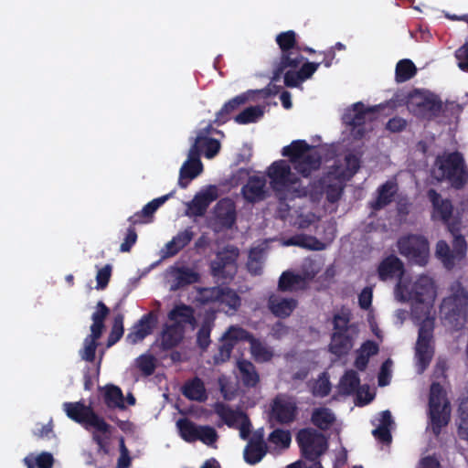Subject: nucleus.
I'll return each instance as SVG.
<instances>
[{
    "label": "nucleus",
    "instance_id": "obj_25",
    "mask_svg": "<svg viewBox=\"0 0 468 468\" xmlns=\"http://www.w3.org/2000/svg\"><path fill=\"white\" fill-rule=\"evenodd\" d=\"M157 324V315L150 312L142 316V318L131 328L126 336L129 344L135 345L142 342L147 335L153 333Z\"/></svg>",
    "mask_w": 468,
    "mask_h": 468
},
{
    "label": "nucleus",
    "instance_id": "obj_3",
    "mask_svg": "<svg viewBox=\"0 0 468 468\" xmlns=\"http://www.w3.org/2000/svg\"><path fill=\"white\" fill-rule=\"evenodd\" d=\"M468 293L461 282H454L450 287V295L443 299L441 314L453 328H462L465 323Z\"/></svg>",
    "mask_w": 468,
    "mask_h": 468
},
{
    "label": "nucleus",
    "instance_id": "obj_50",
    "mask_svg": "<svg viewBox=\"0 0 468 468\" xmlns=\"http://www.w3.org/2000/svg\"><path fill=\"white\" fill-rule=\"evenodd\" d=\"M458 421L459 436L468 441V394L460 399Z\"/></svg>",
    "mask_w": 468,
    "mask_h": 468
},
{
    "label": "nucleus",
    "instance_id": "obj_29",
    "mask_svg": "<svg viewBox=\"0 0 468 468\" xmlns=\"http://www.w3.org/2000/svg\"><path fill=\"white\" fill-rule=\"evenodd\" d=\"M277 91H278L277 90H271V84L268 88H266L264 90H249L243 94H240V95L233 98L227 103H225V105L223 106L221 111L218 113L216 122H218L219 123L224 122L226 121V119L224 118V114L229 113L230 112L234 111L238 106L245 103L247 101L251 100L252 97L256 93L261 94L264 97H267V96L271 95V93L275 94Z\"/></svg>",
    "mask_w": 468,
    "mask_h": 468
},
{
    "label": "nucleus",
    "instance_id": "obj_35",
    "mask_svg": "<svg viewBox=\"0 0 468 468\" xmlns=\"http://www.w3.org/2000/svg\"><path fill=\"white\" fill-rule=\"evenodd\" d=\"M237 367L239 370L238 378L244 386L253 388L258 384L260 377L252 363L247 360H239L237 363Z\"/></svg>",
    "mask_w": 468,
    "mask_h": 468
},
{
    "label": "nucleus",
    "instance_id": "obj_38",
    "mask_svg": "<svg viewBox=\"0 0 468 468\" xmlns=\"http://www.w3.org/2000/svg\"><path fill=\"white\" fill-rule=\"evenodd\" d=\"M184 335V330L180 324L165 326L161 335V346L164 349H170L180 343Z\"/></svg>",
    "mask_w": 468,
    "mask_h": 468
},
{
    "label": "nucleus",
    "instance_id": "obj_52",
    "mask_svg": "<svg viewBox=\"0 0 468 468\" xmlns=\"http://www.w3.org/2000/svg\"><path fill=\"white\" fill-rule=\"evenodd\" d=\"M335 420V414L327 408L315 409L312 414L313 423L322 430L330 428Z\"/></svg>",
    "mask_w": 468,
    "mask_h": 468
},
{
    "label": "nucleus",
    "instance_id": "obj_2",
    "mask_svg": "<svg viewBox=\"0 0 468 468\" xmlns=\"http://www.w3.org/2000/svg\"><path fill=\"white\" fill-rule=\"evenodd\" d=\"M276 42L282 54L272 81L278 80L280 75L284 73V84L287 87H300L317 70L320 63L305 62L296 70L303 61V57L296 45V34L292 30L279 34L276 37Z\"/></svg>",
    "mask_w": 468,
    "mask_h": 468
},
{
    "label": "nucleus",
    "instance_id": "obj_8",
    "mask_svg": "<svg viewBox=\"0 0 468 468\" xmlns=\"http://www.w3.org/2000/svg\"><path fill=\"white\" fill-rule=\"evenodd\" d=\"M271 186L281 199L286 200L292 197H300L296 187L297 176L291 171L290 164L285 160L274 162L268 169Z\"/></svg>",
    "mask_w": 468,
    "mask_h": 468
},
{
    "label": "nucleus",
    "instance_id": "obj_59",
    "mask_svg": "<svg viewBox=\"0 0 468 468\" xmlns=\"http://www.w3.org/2000/svg\"><path fill=\"white\" fill-rule=\"evenodd\" d=\"M416 67L410 59H402L396 66V80L404 82L416 74Z\"/></svg>",
    "mask_w": 468,
    "mask_h": 468
},
{
    "label": "nucleus",
    "instance_id": "obj_10",
    "mask_svg": "<svg viewBox=\"0 0 468 468\" xmlns=\"http://www.w3.org/2000/svg\"><path fill=\"white\" fill-rule=\"evenodd\" d=\"M198 300L203 303H211L228 314H233L240 305L239 295L224 287L204 288L198 293Z\"/></svg>",
    "mask_w": 468,
    "mask_h": 468
},
{
    "label": "nucleus",
    "instance_id": "obj_46",
    "mask_svg": "<svg viewBox=\"0 0 468 468\" xmlns=\"http://www.w3.org/2000/svg\"><path fill=\"white\" fill-rule=\"evenodd\" d=\"M378 351V345L372 342L367 341L365 342L361 347L356 351V358L355 361V366L356 368L363 370L366 368L369 357L374 356Z\"/></svg>",
    "mask_w": 468,
    "mask_h": 468
},
{
    "label": "nucleus",
    "instance_id": "obj_48",
    "mask_svg": "<svg viewBox=\"0 0 468 468\" xmlns=\"http://www.w3.org/2000/svg\"><path fill=\"white\" fill-rule=\"evenodd\" d=\"M174 192H171L167 195L162 196L158 198L153 199L151 202L146 204L140 213L135 214L134 216L130 218V221L133 224L142 223L143 221L140 219L142 217H151L153 214L163 205L165 204L169 197L173 196Z\"/></svg>",
    "mask_w": 468,
    "mask_h": 468
},
{
    "label": "nucleus",
    "instance_id": "obj_40",
    "mask_svg": "<svg viewBox=\"0 0 468 468\" xmlns=\"http://www.w3.org/2000/svg\"><path fill=\"white\" fill-rule=\"evenodd\" d=\"M291 443V434L287 431L275 430L268 439V449L271 453H279L282 450L287 449Z\"/></svg>",
    "mask_w": 468,
    "mask_h": 468
},
{
    "label": "nucleus",
    "instance_id": "obj_41",
    "mask_svg": "<svg viewBox=\"0 0 468 468\" xmlns=\"http://www.w3.org/2000/svg\"><path fill=\"white\" fill-rule=\"evenodd\" d=\"M172 274L174 277V283L171 285V290L173 291L198 281V274L194 270L186 267L175 269Z\"/></svg>",
    "mask_w": 468,
    "mask_h": 468
},
{
    "label": "nucleus",
    "instance_id": "obj_20",
    "mask_svg": "<svg viewBox=\"0 0 468 468\" xmlns=\"http://www.w3.org/2000/svg\"><path fill=\"white\" fill-rule=\"evenodd\" d=\"M410 112L419 115H435L441 109L439 98L426 90H414L409 95L407 101Z\"/></svg>",
    "mask_w": 468,
    "mask_h": 468
},
{
    "label": "nucleus",
    "instance_id": "obj_21",
    "mask_svg": "<svg viewBox=\"0 0 468 468\" xmlns=\"http://www.w3.org/2000/svg\"><path fill=\"white\" fill-rule=\"evenodd\" d=\"M239 250L229 246L217 254V258L211 262L212 273L218 278H230L236 272V261Z\"/></svg>",
    "mask_w": 468,
    "mask_h": 468
},
{
    "label": "nucleus",
    "instance_id": "obj_11",
    "mask_svg": "<svg viewBox=\"0 0 468 468\" xmlns=\"http://www.w3.org/2000/svg\"><path fill=\"white\" fill-rule=\"evenodd\" d=\"M378 108H366L363 103L356 102L346 110L342 119L350 128V133L355 139L362 138L366 132L371 129V125L367 122L375 118Z\"/></svg>",
    "mask_w": 468,
    "mask_h": 468
},
{
    "label": "nucleus",
    "instance_id": "obj_55",
    "mask_svg": "<svg viewBox=\"0 0 468 468\" xmlns=\"http://www.w3.org/2000/svg\"><path fill=\"white\" fill-rule=\"evenodd\" d=\"M359 378L356 371L348 370L341 378L339 382V391L343 394H351L356 391L359 388Z\"/></svg>",
    "mask_w": 468,
    "mask_h": 468
},
{
    "label": "nucleus",
    "instance_id": "obj_60",
    "mask_svg": "<svg viewBox=\"0 0 468 468\" xmlns=\"http://www.w3.org/2000/svg\"><path fill=\"white\" fill-rule=\"evenodd\" d=\"M350 312L347 309H342L334 316V333H347L350 328H356L354 324H350Z\"/></svg>",
    "mask_w": 468,
    "mask_h": 468
},
{
    "label": "nucleus",
    "instance_id": "obj_56",
    "mask_svg": "<svg viewBox=\"0 0 468 468\" xmlns=\"http://www.w3.org/2000/svg\"><path fill=\"white\" fill-rule=\"evenodd\" d=\"M264 106H252L245 109L235 117L236 122L239 124H247L259 121L264 113Z\"/></svg>",
    "mask_w": 468,
    "mask_h": 468
},
{
    "label": "nucleus",
    "instance_id": "obj_14",
    "mask_svg": "<svg viewBox=\"0 0 468 468\" xmlns=\"http://www.w3.org/2000/svg\"><path fill=\"white\" fill-rule=\"evenodd\" d=\"M399 253L411 262L424 266L430 257L428 240L420 235H410L398 241Z\"/></svg>",
    "mask_w": 468,
    "mask_h": 468
},
{
    "label": "nucleus",
    "instance_id": "obj_16",
    "mask_svg": "<svg viewBox=\"0 0 468 468\" xmlns=\"http://www.w3.org/2000/svg\"><path fill=\"white\" fill-rule=\"evenodd\" d=\"M452 235L454 237L452 250H451L449 245L444 240L438 241L435 250L436 257L448 270L460 264L464 260L467 251L464 237L457 234V232H454Z\"/></svg>",
    "mask_w": 468,
    "mask_h": 468
},
{
    "label": "nucleus",
    "instance_id": "obj_23",
    "mask_svg": "<svg viewBox=\"0 0 468 468\" xmlns=\"http://www.w3.org/2000/svg\"><path fill=\"white\" fill-rule=\"evenodd\" d=\"M214 223L220 229H231L237 218L235 202L230 198L220 199L214 207Z\"/></svg>",
    "mask_w": 468,
    "mask_h": 468
},
{
    "label": "nucleus",
    "instance_id": "obj_44",
    "mask_svg": "<svg viewBox=\"0 0 468 468\" xmlns=\"http://www.w3.org/2000/svg\"><path fill=\"white\" fill-rule=\"evenodd\" d=\"M378 351V345L372 342L367 341L365 342L361 347L356 351V358L355 361V366L356 368L363 370L366 368L369 357L374 356Z\"/></svg>",
    "mask_w": 468,
    "mask_h": 468
},
{
    "label": "nucleus",
    "instance_id": "obj_9",
    "mask_svg": "<svg viewBox=\"0 0 468 468\" xmlns=\"http://www.w3.org/2000/svg\"><path fill=\"white\" fill-rule=\"evenodd\" d=\"M429 418L430 427L436 435L448 424L451 418L450 402L445 390L437 381L432 382L430 389Z\"/></svg>",
    "mask_w": 468,
    "mask_h": 468
},
{
    "label": "nucleus",
    "instance_id": "obj_5",
    "mask_svg": "<svg viewBox=\"0 0 468 468\" xmlns=\"http://www.w3.org/2000/svg\"><path fill=\"white\" fill-rule=\"evenodd\" d=\"M63 410L69 419L83 425L87 430L93 429L95 431L93 439L98 443L100 449H103L104 440L98 433L106 434L109 431L110 426L102 418L95 414L90 407L86 406L80 401L65 402Z\"/></svg>",
    "mask_w": 468,
    "mask_h": 468
},
{
    "label": "nucleus",
    "instance_id": "obj_51",
    "mask_svg": "<svg viewBox=\"0 0 468 468\" xmlns=\"http://www.w3.org/2000/svg\"><path fill=\"white\" fill-rule=\"evenodd\" d=\"M183 393L192 400L203 401L207 399L206 389L199 378H194L184 386Z\"/></svg>",
    "mask_w": 468,
    "mask_h": 468
},
{
    "label": "nucleus",
    "instance_id": "obj_34",
    "mask_svg": "<svg viewBox=\"0 0 468 468\" xmlns=\"http://www.w3.org/2000/svg\"><path fill=\"white\" fill-rule=\"evenodd\" d=\"M192 238L193 233L190 229L179 232L172 240L165 244V248L162 250V256L171 257L176 255L191 241Z\"/></svg>",
    "mask_w": 468,
    "mask_h": 468
},
{
    "label": "nucleus",
    "instance_id": "obj_22",
    "mask_svg": "<svg viewBox=\"0 0 468 468\" xmlns=\"http://www.w3.org/2000/svg\"><path fill=\"white\" fill-rule=\"evenodd\" d=\"M218 190L216 186H208L196 194L186 204V214L189 217H202L208 206L218 198Z\"/></svg>",
    "mask_w": 468,
    "mask_h": 468
},
{
    "label": "nucleus",
    "instance_id": "obj_24",
    "mask_svg": "<svg viewBox=\"0 0 468 468\" xmlns=\"http://www.w3.org/2000/svg\"><path fill=\"white\" fill-rule=\"evenodd\" d=\"M202 163L196 148H190L187 160L183 164L179 172L178 185L186 188L190 181L201 174Z\"/></svg>",
    "mask_w": 468,
    "mask_h": 468
},
{
    "label": "nucleus",
    "instance_id": "obj_53",
    "mask_svg": "<svg viewBox=\"0 0 468 468\" xmlns=\"http://www.w3.org/2000/svg\"><path fill=\"white\" fill-rule=\"evenodd\" d=\"M198 426L199 425L194 423L193 421L187 419H181L176 422V427L178 429L181 438L187 442H193L197 441V434L198 431Z\"/></svg>",
    "mask_w": 468,
    "mask_h": 468
},
{
    "label": "nucleus",
    "instance_id": "obj_43",
    "mask_svg": "<svg viewBox=\"0 0 468 468\" xmlns=\"http://www.w3.org/2000/svg\"><path fill=\"white\" fill-rule=\"evenodd\" d=\"M105 404L112 409H125V399L120 388L109 385L103 388Z\"/></svg>",
    "mask_w": 468,
    "mask_h": 468
},
{
    "label": "nucleus",
    "instance_id": "obj_1",
    "mask_svg": "<svg viewBox=\"0 0 468 468\" xmlns=\"http://www.w3.org/2000/svg\"><path fill=\"white\" fill-rule=\"evenodd\" d=\"M395 298L399 302H411V318L420 325L415 346V367L422 374L434 354L432 332L434 327L433 303L437 297L435 282L429 275H420L411 282L401 277L395 287Z\"/></svg>",
    "mask_w": 468,
    "mask_h": 468
},
{
    "label": "nucleus",
    "instance_id": "obj_31",
    "mask_svg": "<svg viewBox=\"0 0 468 468\" xmlns=\"http://www.w3.org/2000/svg\"><path fill=\"white\" fill-rule=\"evenodd\" d=\"M372 423L376 426L372 432L374 437L381 442L389 443L391 441L390 431L395 426L390 411H382Z\"/></svg>",
    "mask_w": 468,
    "mask_h": 468
},
{
    "label": "nucleus",
    "instance_id": "obj_18",
    "mask_svg": "<svg viewBox=\"0 0 468 468\" xmlns=\"http://www.w3.org/2000/svg\"><path fill=\"white\" fill-rule=\"evenodd\" d=\"M428 197L432 204L431 218L433 220H441L447 225L452 234L460 229V218L453 216V208L450 200L442 198L435 190L431 189Z\"/></svg>",
    "mask_w": 468,
    "mask_h": 468
},
{
    "label": "nucleus",
    "instance_id": "obj_39",
    "mask_svg": "<svg viewBox=\"0 0 468 468\" xmlns=\"http://www.w3.org/2000/svg\"><path fill=\"white\" fill-rule=\"evenodd\" d=\"M168 318L172 324H180L184 330L186 324L194 326V314L191 307L181 304L176 306L168 314Z\"/></svg>",
    "mask_w": 468,
    "mask_h": 468
},
{
    "label": "nucleus",
    "instance_id": "obj_49",
    "mask_svg": "<svg viewBox=\"0 0 468 468\" xmlns=\"http://www.w3.org/2000/svg\"><path fill=\"white\" fill-rule=\"evenodd\" d=\"M251 338L252 335L249 332L239 326L232 325L222 335L221 341L230 344L231 348L233 349L239 342L248 341L250 343Z\"/></svg>",
    "mask_w": 468,
    "mask_h": 468
},
{
    "label": "nucleus",
    "instance_id": "obj_42",
    "mask_svg": "<svg viewBox=\"0 0 468 468\" xmlns=\"http://www.w3.org/2000/svg\"><path fill=\"white\" fill-rule=\"evenodd\" d=\"M283 246H298L304 249L320 250L324 248V244L312 236L295 235L290 239L282 240Z\"/></svg>",
    "mask_w": 468,
    "mask_h": 468
},
{
    "label": "nucleus",
    "instance_id": "obj_27",
    "mask_svg": "<svg viewBox=\"0 0 468 468\" xmlns=\"http://www.w3.org/2000/svg\"><path fill=\"white\" fill-rule=\"evenodd\" d=\"M212 126L208 123L206 127L197 133L194 144L191 148H196L197 153L204 152L207 158H213L220 149V144L218 140L209 137Z\"/></svg>",
    "mask_w": 468,
    "mask_h": 468
},
{
    "label": "nucleus",
    "instance_id": "obj_45",
    "mask_svg": "<svg viewBox=\"0 0 468 468\" xmlns=\"http://www.w3.org/2000/svg\"><path fill=\"white\" fill-rule=\"evenodd\" d=\"M378 351V345L372 342L367 341L365 342L361 347L356 351V358L355 361V366L356 368L363 370L366 368L369 357L374 356Z\"/></svg>",
    "mask_w": 468,
    "mask_h": 468
},
{
    "label": "nucleus",
    "instance_id": "obj_54",
    "mask_svg": "<svg viewBox=\"0 0 468 468\" xmlns=\"http://www.w3.org/2000/svg\"><path fill=\"white\" fill-rule=\"evenodd\" d=\"M250 345L251 355L256 361L266 362L272 357V350L260 340L255 339L253 336L250 341Z\"/></svg>",
    "mask_w": 468,
    "mask_h": 468
},
{
    "label": "nucleus",
    "instance_id": "obj_26",
    "mask_svg": "<svg viewBox=\"0 0 468 468\" xmlns=\"http://www.w3.org/2000/svg\"><path fill=\"white\" fill-rule=\"evenodd\" d=\"M297 412L295 399L286 395H279L273 401L272 416L280 422L288 423L294 420Z\"/></svg>",
    "mask_w": 468,
    "mask_h": 468
},
{
    "label": "nucleus",
    "instance_id": "obj_4",
    "mask_svg": "<svg viewBox=\"0 0 468 468\" xmlns=\"http://www.w3.org/2000/svg\"><path fill=\"white\" fill-rule=\"evenodd\" d=\"M432 176L438 181L447 180L456 188L462 187L468 178L462 154L455 152L438 156Z\"/></svg>",
    "mask_w": 468,
    "mask_h": 468
},
{
    "label": "nucleus",
    "instance_id": "obj_19",
    "mask_svg": "<svg viewBox=\"0 0 468 468\" xmlns=\"http://www.w3.org/2000/svg\"><path fill=\"white\" fill-rule=\"evenodd\" d=\"M293 207L297 208L292 209L284 201H281L279 206V216L290 224L300 229H305L314 226L318 220L319 216L312 212L307 207H302L300 203H294Z\"/></svg>",
    "mask_w": 468,
    "mask_h": 468
},
{
    "label": "nucleus",
    "instance_id": "obj_64",
    "mask_svg": "<svg viewBox=\"0 0 468 468\" xmlns=\"http://www.w3.org/2000/svg\"><path fill=\"white\" fill-rule=\"evenodd\" d=\"M136 365L144 375L149 376L154 370V358L149 355H143L137 358Z\"/></svg>",
    "mask_w": 468,
    "mask_h": 468
},
{
    "label": "nucleus",
    "instance_id": "obj_17",
    "mask_svg": "<svg viewBox=\"0 0 468 468\" xmlns=\"http://www.w3.org/2000/svg\"><path fill=\"white\" fill-rule=\"evenodd\" d=\"M297 441L308 463H317L316 459L327 449L325 437L312 429L301 431Z\"/></svg>",
    "mask_w": 468,
    "mask_h": 468
},
{
    "label": "nucleus",
    "instance_id": "obj_30",
    "mask_svg": "<svg viewBox=\"0 0 468 468\" xmlns=\"http://www.w3.org/2000/svg\"><path fill=\"white\" fill-rule=\"evenodd\" d=\"M244 199L255 203L265 198L267 188L266 180L262 176H250L247 184L241 189Z\"/></svg>",
    "mask_w": 468,
    "mask_h": 468
},
{
    "label": "nucleus",
    "instance_id": "obj_12",
    "mask_svg": "<svg viewBox=\"0 0 468 468\" xmlns=\"http://www.w3.org/2000/svg\"><path fill=\"white\" fill-rule=\"evenodd\" d=\"M321 268L322 264L319 261L306 259L301 271L297 273L285 271L282 274L279 288L282 291L303 289L320 271Z\"/></svg>",
    "mask_w": 468,
    "mask_h": 468
},
{
    "label": "nucleus",
    "instance_id": "obj_37",
    "mask_svg": "<svg viewBox=\"0 0 468 468\" xmlns=\"http://www.w3.org/2000/svg\"><path fill=\"white\" fill-rule=\"evenodd\" d=\"M397 183L395 180H388L378 189L376 200L372 203L374 209H379L391 202L393 196L397 192Z\"/></svg>",
    "mask_w": 468,
    "mask_h": 468
},
{
    "label": "nucleus",
    "instance_id": "obj_32",
    "mask_svg": "<svg viewBox=\"0 0 468 468\" xmlns=\"http://www.w3.org/2000/svg\"><path fill=\"white\" fill-rule=\"evenodd\" d=\"M271 312L277 317L289 316L297 306V302L292 297H284L281 294H272L268 303Z\"/></svg>",
    "mask_w": 468,
    "mask_h": 468
},
{
    "label": "nucleus",
    "instance_id": "obj_36",
    "mask_svg": "<svg viewBox=\"0 0 468 468\" xmlns=\"http://www.w3.org/2000/svg\"><path fill=\"white\" fill-rule=\"evenodd\" d=\"M266 453V445L261 438L250 440L244 450V459L250 464L259 463Z\"/></svg>",
    "mask_w": 468,
    "mask_h": 468
},
{
    "label": "nucleus",
    "instance_id": "obj_28",
    "mask_svg": "<svg viewBox=\"0 0 468 468\" xmlns=\"http://www.w3.org/2000/svg\"><path fill=\"white\" fill-rule=\"evenodd\" d=\"M357 335V328H350L347 333H333L329 346L331 353L337 356L346 355L352 349Z\"/></svg>",
    "mask_w": 468,
    "mask_h": 468
},
{
    "label": "nucleus",
    "instance_id": "obj_6",
    "mask_svg": "<svg viewBox=\"0 0 468 468\" xmlns=\"http://www.w3.org/2000/svg\"><path fill=\"white\" fill-rule=\"evenodd\" d=\"M282 154L290 158L293 168L303 176H308L312 171L316 170L321 163L318 150L303 140L293 141L283 147Z\"/></svg>",
    "mask_w": 468,
    "mask_h": 468
},
{
    "label": "nucleus",
    "instance_id": "obj_15",
    "mask_svg": "<svg viewBox=\"0 0 468 468\" xmlns=\"http://www.w3.org/2000/svg\"><path fill=\"white\" fill-rule=\"evenodd\" d=\"M109 313V309L101 302L98 303L97 309L92 314L90 335L83 342V348L80 355L83 360L93 361L97 348V340L101 337L104 327L103 321Z\"/></svg>",
    "mask_w": 468,
    "mask_h": 468
},
{
    "label": "nucleus",
    "instance_id": "obj_57",
    "mask_svg": "<svg viewBox=\"0 0 468 468\" xmlns=\"http://www.w3.org/2000/svg\"><path fill=\"white\" fill-rule=\"evenodd\" d=\"M27 468H51L53 456L48 452H42L38 455L30 454L24 459Z\"/></svg>",
    "mask_w": 468,
    "mask_h": 468
},
{
    "label": "nucleus",
    "instance_id": "obj_13",
    "mask_svg": "<svg viewBox=\"0 0 468 468\" xmlns=\"http://www.w3.org/2000/svg\"><path fill=\"white\" fill-rule=\"evenodd\" d=\"M215 413L220 419L218 427L227 425L229 428L238 429L239 436L247 440L250 433V422L248 416L239 409L232 408L228 404L218 402L213 406Z\"/></svg>",
    "mask_w": 468,
    "mask_h": 468
},
{
    "label": "nucleus",
    "instance_id": "obj_58",
    "mask_svg": "<svg viewBox=\"0 0 468 468\" xmlns=\"http://www.w3.org/2000/svg\"><path fill=\"white\" fill-rule=\"evenodd\" d=\"M264 259V249L260 247L252 248L249 254L248 270L250 273L260 274L262 269Z\"/></svg>",
    "mask_w": 468,
    "mask_h": 468
},
{
    "label": "nucleus",
    "instance_id": "obj_33",
    "mask_svg": "<svg viewBox=\"0 0 468 468\" xmlns=\"http://www.w3.org/2000/svg\"><path fill=\"white\" fill-rule=\"evenodd\" d=\"M403 263L396 256H389L386 258L378 267V276L382 281L391 279L394 277H405L403 275Z\"/></svg>",
    "mask_w": 468,
    "mask_h": 468
},
{
    "label": "nucleus",
    "instance_id": "obj_47",
    "mask_svg": "<svg viewBox=\"0 0 468 468\" xmlns=\"http://www.w3.org/2000/svg\"><path fill=\"white\" fill-rule=\"evenodd\" d=\"M378 351V345L372 342L367 341L365 342L361 347L356 351V358L355 361V366L356 368L363 370L366 368L369 357L374 356Z\"/></svg>",
    "mask_w": 468,
    "mask_h": 468
},
{
    "label": "nucleus",
    "instance_id": "obj_61",
    "mask_svg": "<svg viewBox=\"0 0 468 468\" xmlns=\"http://www.w3.org/2000/svg\"><path fill=\"white\" fill-rule=\"evenodd\" d=\"M197 437V441H202L204 444L213 446L218 441V435L215 428L208 425H199Z\"/></svg>",
    "mask_w": 468,
    "mask_h": 468
},
{
    "label": "nucleus",
    "instance_id": "obj_7",
    "mask_svg": "<svg viewBox=\"0 0 468 468\" xmlns=\"http://www.w3.org/2000/svg\"><path fill=\"white\" fill-rule=\"evenodd\" d=\"M359 158L349 154L345 158V165L335 166L324 179L328 202L335 203L343 191L344 182L352 177L359 168Z\"/></svg>",
    "mask_w": 468,
    "mask_h": 468
},
{
    "label": "nucleus",
    "instance_id": "obj_63",
    "mask_svg": "<svg viewBox=\"0 0 468 468\" xmlns=\"http://www.w3.org/2000/svg\"><path fill=\"white\" fill-rule=\"evenodd\" d=\"M123 335V317L118 315L115 317L112 332L108 339V346L114 345Z\"/></svg>",
    "mask_w": 468,
    "mask_h": 468
},
{
    "label": "nucleus",
    "instance_id": "obj_62",
    "mask_svg": "<svg viewBox=\"0 0 468 468\" xmlns=\"http://www.w3.org/2000/svg\"><path fill=\"white\" fill-rule=\"evenodd\" d=\"M331 385L328 378L324 373L322 374L313 386V394L318 397H324L329 394Z\"/></svg>",
    "mask_w": 468,
    "mask_h": 468
}]
</instances>
